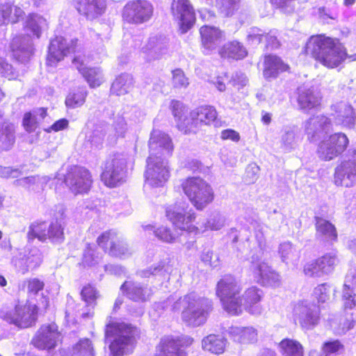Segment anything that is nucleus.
I'll return each instance as SVG.
<instances>
[{"label":"nucleus","mask_w":356,"mask_h":356,"mask_svg":"<svg viewBox=\"0 0 356 356\" xmlns=\"http://www.w3.org/2000/svg\"><path fill=\"white\" fill-rule=\"evenodd\" d=\"M181 187L184 194L197 210L204 209L213 200L214 194L211 186L199 177L184 179Z\"/></svg>","instance_id":"nucleus-5"},{"label":"nucleus","mask_w":356,"mask_h":356,"mask_svg":"<svg viewBox=\"0 0 356 356\" xmlns=\"http://www.w3.org/2000/svg\"><path fill=\"white\" fill-rule=\"evenodd\" d=\"M47 223L44 220H36L30 224L26 237L29 241H33L35 238L42 242L47 241L46 232Z\"/></svg>","instance_id":"nucleus-36"},{"label":"nucleus","mask_w":356,"mask_h":356,"mask_svg":"<svg viewBox=\"0 0 356 356\" xmlns=\"http://www.w3.org/2000/svg\"><path fill=\"white\" fill-rule=\"evenodd\" d=\"M227 344V339L220 334H211L202 339V350L216 355L225 353Z\"/></svg>","instance_id":"nucleus-30"},{"label":"nucleus","mask_w":356,"mask_h":356,"mask_svg":"<svg viewBox=\"0 0 356 356\" xmlns=\"http://www.w3.org/2000/svg\"><path fill=\"white\" fill-rule=\"evenodd\" d=\"M334 183L337 186L351 187L356 184V152L346 156L336 168Z\"/></svg>","instance_id":"nucleus-14"},{"label":"nucleus","mask_w":356,"mask_h":356,"mask_svg":"<svg viewBox=\"0 0 356 356\" xmlns=\"http://www.w3.org/2000/svg\"><path fill=\"white\" fill-rule=\"evenodd\" d=\"M356 322V314L355 317L352 316L351 318H346L340 320L339 323L333 320L330 322V326L334 330V333L339 335L346 334L348 330L354 327Z\"/></svg>","instance_id":"nucleus-44"},{"label":"nucleus","mask_w":356,"mask_h":356,"mask_svg":"<svg viewBox=\"0 0 356 356\" xmlns=\"http://www.w3.org/2000/svg\"><path fill=\"white\" fill-rule=\"evenodd\" d=\"M317 15L320 19L323 21L327 22V19H335L337 18L336 15H332L330 10H327L325 7H321L318 8Z\"/></svg>","instance_id":"nucleus-64"},{"label":"nucleus","mask_w":356,"mask_h":356,"mask_svg":"<svg viewBox=\"0 0 356 356\" xmlns=\"http://www.w3.org/2000/svg\"><path fill=\"white\" fill-rule=\"evenodd\" d=\"M24 12L17 6L5 3L0 4V26L16 24L23 19Z\"/></svg>","instance_id":"nucleus-31"},{"label":"nucleus","mask_w":356,"mask_h":356,"mask_svg":"<svg viewBox=\"0 0 356 356\" xmlns=\"http://www.w3.org/2000/svg\"><path fill=\"white\" fill-rule=\"evenodd\" d=\"M225 216L219 211H213L207 222L202 223V226L200 225L199 229L204 228V229L219 230L225 226Z\"/></svg>","instance_id":"nucleus-39"},{"label":"nucleus","mask_w":356,"mask_h":356,"mask_svg":"<svg viewBox=\"0 0 356 356\" xmlns=\"http://www.w3.org/2000/svg\"><path fill=\"white\" fill-rule=\"evenodd\" d=\"M132 83V76L128 74H122L118 76L113 81L111 91L116 95H124L129 91Z\"/></svg>","instance_id":"nucleus-38"},{"label":"nucleus","mask_w":356,"mask_h":356,"mask_svg":"<svg viewBox=\"0 0 356 356\" xmlns=\"http://www.w3.org/2000/svg\"><path fill=\"white\" fill-rule=\"evenodd\" d=\"M264 296L263 291L255 286L248 288L240 297L242 303V310L245 309L249 313L258 315L262 312V308L259 304Z\"/></svg>","instance_id":"nucleus-25"},{"label":"nucleus","mask_w":356,"mask_h":356,"mask_svg":"<svg viewBox=\"0 0 356 356\" xmlns=\"http://www.w3.org/2000/svg\"><path fill=\"white\" fill-rule=\"evenodd\" d=\"M228 334L234 342L241 345L252 344L258 339V332L252 326H232L228 330Z\"/></svg>","instance_id":"nucleus-28"},{"label":"nucleus","mask_w":356,"mask_h":356,"mask_svg":"<svg viewBox=\"0 0 356 356\" xmlns=\"http://www.w3.org/2000/svg\"><path fill=\"white\" fill-rule=\"evenodd\" d=\"M220 137L222 140H231L234 142H238L240 140L239 134L233 129L222 131Z\"/></svg>","instance_id":"nucleus-63"},{"label":"nucleus","mask_w":356,"mask_h":356,"mask_svg":"<svg viewBox=\"0 0 356 356\" xmlns=\"http://www.w3.org/2000/svg\"><path fill=\"white\" fill-rule=\"evenodd\" d=\"M303 272L307 277H320L324 275L318 259L307 262L304 266Z\"/></svg>","instance_id":"nucleus-48"},{"label":"nucleus","mask_w":356,"mask_h":356,"mask_svg":"<svg viewBox=\"0 0 356 356\" xmlns=\"http://www.w3.org/2000/svg\"><path fill=\"white\" fill-rule=\"evenodd\" d=\"M331 141L338 142V145L332 147L328 138L321 141L318 145L317 154L324 161H330L341 154L347 147L349 140L345 134L335 133L331 135Z\"/></svg>","instance_id":"nucleus-17"},{"label":"nucleus","mask_w":356,"mask_h":356,"mask_svg":"<svg viewBox=\"0 0 356 356\" xmlns=\"http://www.w3.org/2000/svg\"><path fill=\"white\" fill-rule=\"evenodd\" d=\"M318 259L324 275L331 273L339 263L338 257L334 252L326 253Z\"/></svg>","instance_id":"nucleus-43"},{"label":"nucleus","mask_w":356,"mask_h":356,"mask_svg":"<svg viewBox=\"0 0 356 356\" xmlns=\"http://www.w3.org/2000/svg\"><path fill=\"white\" fill-rule=\"evenodd\" d=\"M168 39L165 36L151 37L143 47V51L149 60L161 58L168 53Z\"/></svg>","instance_id":"nucleus-26"},{"label":"nucleus","mask_w":356,"mask_h":356,"mask_svg":"<svg viewBox=\"0 0 356 356\" xmlns=\"http://www.w3.org/2000/svg\"><path fill=\"white\" fill-rule=\"evenodd\" d=\"M305 132L311 142H315L321 136L326 134L332 127L329 118L324 115H317L309 118L305 122Z\"/></svg>","instance_id":"nucleus-21"},{"label":"nucleus","mask_w":356,"mask_h":356,"mask_svg":"<svg viewBox=\"0 0 356 356\" xmlns=\"http://www.w3.org/2000/svg\"><path fill=\"white\" fill-rule=\"evenodd\" d=\"M239 1L240 0H218L217 5L222 14L229 16L238 9Z\"/></svg>","instance_id":"nucleus-47"},{"label":"nucleus","mask_w":356,"mask_h":356,"mask_svg":"<svg viewBox=\"0 0 356 356\" xmlns=\"http://www.w3.org/2000/svg\"><path fill=\"white\" fill-rule=\"evenodd\" d=\"M288 65L277 56L268 55L265 57L264 76L266 79H275L282 72L286 71Z\"/></svg>","instance_id":"nucleus-33"},{"label":"nucleus","mask_w":356,"mask_h":356,"mask_svg":"<svg viewBox=\"0 0 356 356\" xmlns=\"http://www.w3.org/2000/svg\"><path fill=\"white\" fill-rule=\"evenodd\" d=\"M202 45L205 54L216 49L220 42L225 39V33L219 28L204 25L200 29Z\"/></svg>","instance_id":"nucleus-24"},{"label":"nucleus","mask_w":356,"mask_h":356,"mask_svg":"<svg viewBox=\"0 0 356 356\" xmlns=\"http://www.w3.org/2000/svg\"><path fill=\"white\" fill-rule=\"evenodd\" d=\"M216 118L217 112L213 106H200L192 111L183 123H179L178 129L185 134L195 132L197 129L211 124Z\"/></svg>","instance_id":"nucleus-12"},{"label":"nucleus","mask_w":356,"mask_h":356,"mask_svg":"<svg viewBox=\"0 0 356 356\" xmlns=\"http://www.w3.org/2000/svg\"><path fill=\"white\" fill-rule=\"evenodd\" d=\"M159 240L168 243H173L177 241L179 234L175 230H172L166 226H160L153 230Z\"/></svg>","instance_id":"nucleus-42"},{"label":"nucleus","mask_w":356,"mask_h":356,"mask_svg":"<svg viewBox=\"0 0 356 356\" xmlns=\"http://www.w3.org/2000/svg\"><path fill=\"white\" fill-rule=\"evenodd\" d=\"M106 9V0H92L90 1V13L92 10L94 15L97 17L102 15Z\"/></svg>","instance_id":"nucleus-61"},{"label":"nucleus","mask_w":356,"mask_h":356,"mask_svg":"<svg viewBox=\"0 0 356 356\" xmlns=\"http://www.w3.org/2000/svg\"><path fill=\"white\" fill-rule=\"evenodd\" d=\"M330 286L322 284L314 289V296L319 302H325L329 299Z\"/></svg>","instance_id":"nucleus-55"},{"label":"nucleus","mask_w":356,"mask_h":356,"mask_svg":"<svg viewBox=\"0 0 356 356\" xmlns=\"http://www.w3.org/2000/svg\"><path fill=\"white\" fill-rule=\"evenodd\" d=\"M152 13L153 8L150 3L138 0L130 1L125 5L122 17L129 23L141 24L147 22Z\"/></svg>","instance_id":"nucleus-16"},{"label":"nucleus","mask_w":356,"mask_h":356,"mask_svg":"<svg viewBox=\"0 0 356 356\" xmlns=\"http://www.w3.org/2000/svg\"><path fill=\"white\" fill-rule=\"evenodd\" d=\"M149 156L165 157L172 154L173 145L170 137L160 130L154 129L149 140Z\"/></svg>","instance_id":"nucleus-20"},{"label":"nucleus","mask_w":356,"mask_h":356,"mask_svg":"<svg viewBox=\"0 0 356 356\" xmlns=\"http://www.w3.org/2000/svg\"><path fill=\"white\" fill-rule=\"evenodd\" d=\"M170 177L167 162L162 158L149 156L145 172V185L152 188L163 187Z\"/></svg>","instance_id":"nucleus-13"},{"label":"nucleus","mask_w":356,"mask_h":356,"mask_svg":"<svg viewBox=\"0 0 356 356\" xmlns=\"http://www.w3.org/2000/svg\"><path fill=\"white\" fill-rule=\"evenodd\" d=\"M322 350L326 356L337 354L343 350V345L339 340H334L324 343Z\"/></svg>","instance_id":"nucleus-53"},{"label":"nucleus","mask_w":356,"mask_h":356,"mask_svg":"<svg viewBox=\"0 0 356 356\" xmlns=\"http://www.w3.org/2000/svg\"><path fill=\"white\" fill-rule=\"evenodd\" d=\"M46 235L47 241L50 240L51 241H55L59 239H63L64 235L63 229L57 220L52 222L49 225H47Z\"/></svg>","instance_id":"nucleus-46"},{"label":"nucleus","mask_w":356,"mask_h":356,"mask_svg":"<svg viewBox=\"0 0 356 356\" xmlns=\"http://www.w3.org/2000/svg\"><path fill=\"white\" fill-rule=\"evenodd\" d=\"M279 253L282 261L286 264L296 265L300 259L299 251L289 242H284L280 244Z\"/></svg>","instance_id":"nucleus-37"},{"label":"nucleus","mask_w":356,"mask_h":356,"mask_svg":"<svg viewBox=\"0 0 356 356\" xmlns=\"http://www.w3.org/2000/svg\"><path fill=\"white\" fill-rule=\"evenodd\" d=\"M25 285L27 289V293L30 296H36L40 291L44 289V282L43 280L38 278H30L25 281Z\"/></svg>","instance_id":"nucleus-49"},{"label":"nucleus","mask_w":356,"mask_h":356,"mask_svg":"<svg viewBox=\"0 0 356 356\" xmlns=\"http://www.w3.org/2000/svg\"><path fill=\"white\" fill-rule=\"evenodd\" d=\"M127 162V156L122 153L115 154L106 161L101 174V179L106 186L114 188L125 182Z\"/></svg>","instance_id":"nucleus-7"},{"label":"nucleus","mask_w":356,"mask_h":356,"mask_svg":"<svg viewBox=\"0 0 356 356\" xmlns=\"http://www.w3.org/2000/svg\"><path fill=\"white\" fill-rule=\"evenodd\" d=\"M316 235L323 241H333L337 239V234L334 226L325 219L316 218Z\"/></svg>","instance_id":"nucleus-35"},{"label":"nucleus","mask_w":356,"mask_h":356,"mask_svg":"<svg viewBox=\"0 0 356 356\" xmlns=\"http://www.w3.org/2000/svg\"><path fill=\"white\" fill-rule=\"evenodd\" d=\"M305 51L329 69L339 67L347 58L356 60V54L348 56L346 49L339 39L325 34L311 36L305 44Z\"/></svg>","instance_id":"nucleus-2"},{"label":"nucleus","mask_w":356,"mask_h":356,"mask_svg":"<svg viewBox=\"0 0 356 356\" xmlns=\"http://www.w3.org/2000/svg\"><path fill=\"white\" fill-rule=\"evenodd\" d=\"M104 81V76L102 70L95 67L90 68V88L99 86Z\"/></svg>","instance_id":"nucleus-56"},{"label":"nucleus","mask_w":356,"mask_h":356,"mask_svg":"<svg viewBox=\"0 0 356 356\" xmlns=\"http://www.w3.org/2000/svg\"><path fill=\"white\" fill-rule=\"evenodd\" d=\"M83 172L81 170L68 172L65 177V184L70 188L74 194L83 193L87 192L85 177L86 171Z\"/></svg>","instance_id":"nucleus-34"},{"label":"nucleus","mask_w":356,"mask_h":356,"mask_svg":"<svg viewBox=\"0 0 356 356\" xmlns=\"http://www.w3.org/2000/svg\"><path fill=\"white\" fill-rule=\"evenodd\" d=\"M164 263H161L154 268H150L149 270H144L142 272L141 275L143 277H148L150 275H161L164 271H166Z\"/></svg>","instance_id":"nucleus-62"},{"label":"nucleus","mask_w":356,"mask_h":356,"mask_svg":"<svg viewBox=\"0 0 356 356\" xmlns=\"http://www.w3.org/2000/svg\"><path fill=\"white\" fill-rule=\"evenodd\" d=\"M280 351L283 356H295L303 354L302 346L297 341L284 339L279 343Z\"/></svg>","instance_id":"nucleus-40"},{"label":"nucleus","mask_w":356,"mask_h":356,"mask_svg":"<svg viewBox=\"0 0 356 356\" xmlns=\"http://www.w3.org/2000/svg\"><path fill=\"white\" fill-rule=\"evenodd\" d=\"M250 271L254 280L263 286L277 288L282 285L279 273L274 270L266 262L267 253L259 251L252 256Z\"/></svg>","instance_id":"nucleus-6"},{"label":"nucleus","mask_w":356,"mask_h":356,"mask_svg":"<svg viewBox=\"0 0 356 356\" xmlns=\"http://www.w3.org/2000/svg\"><path fill=\"white\" fill-rule=\"evenodd\" d=\"M193 343V339L188 336L164 337L157 347V356H187L186 352L181 348H187Z\"/></svg>","instance_id":"nucleus-15"},{"label":"nucleus","mask_w":356,"mask_h":356,"mask_svg":"<svg viewBox=\"0 0 356 356\" xmlns=\"http://www.w3.org/2000/svg\"><path fill=\"white\" fill-rule=\"evenodd\" d=\"M321 95L317 88L302 86L298 89V104L301 109L317 108L321 104Z\"/></svg>","instance_id":"nucleus-27"},{"label":"nucleus","mask_w":356,"mask_h":356,"mask_svg":"<svg viewBox=\"0 0 356 356\" xmlns=\"http://www.w3.org/2000/svg\"><path fill=\"white\" fill-rule=\"evenodd\" d=\"M99 246L104 251L115 257L125 256L128 253L127 245L121 240L115 232H106L97 238Z\"/></svg>","instance_id":"nucleus-22"},{"label":"nucleus","mask_w":356,"mask_h":356,"mask_svg":"<svg viewBox=\"0 0 356 356\" xmlns=\"http://www.w3.org/2000/svg\"><path fill=\"white\" fill-rule=\"evenodd\" d=\"M77 44V40L71 41L70 44H67L65 38L56 36L53 38L49 44L47 56V65L54 66L62 60L68 54L74 52Z\"/></svg>","instance_id":"nucleus-18"},{"label":"nucleus","mask_w":356,"mask_h":356,"mask_svg":"<svg viewBox=\"0 0 356 356\" xmlns=\"http://www.w3.org/2000/svg\"><path fill=\"white\" fill-rule=\"evenodd\" d=\"M242 290L240 282L231 275H225L218 282L216 295L225 311L231 315L242 313V303L238 295Z\"/></svg>","instance_id":"nucleus-4"},{"label":"nucleus","mask_w":356,"mask_h":356,"mask_svg":"<svg viewBox=\"0 0 356 356\" xmlns=\"http://www.w3.org/2000/svg\"><path fill=\"white\" fill-rule=\"evenodd\" d=\"M265 35L258 28H251L248 32V39L252 44H258L264 39Z\"/></svg>","instance_id":"nucleus-57"},{"label":"nucleus","mask_w":356,"mask_h":356,"mask_svg":"<svg viewBox=\"0 0 356 356\" xmlns=\"http://www.w3.org/2000/svg\"><path fill=\"white\" fill-rule=\"evenodd\" d=\"M85 102V99L80 94H72L67 97L65 104L67 107L74 108L80 106Z\"/></svg>","instance_id":"nucleus-58"},{"label":"nucleus","mask_w":356,"mask_h":356,"mask_svg":"<svg viewBox=\"0 0 356 356\" xmlns=\"http://www.w3.org/2000/svg\"><path fill=\"white\" fill-rule=\"evenodd\" d=\"M22 126L28 132L34 131L38 127V122L36 117L31 112H26L22 119Z\"/></svg>","instance_id":"nucleus-51"},{"label":"nucleus","mask_w":356,"mask_h":356,"mask_svg":"<svg viewBox=\"0 0 356 356\" xmlns=\"http://www.w3.org/2000/svg\"><path fill=\"white\" fill-rule=\"evenodd\" d=\"M334 123L344 127L352 128L355 122V113L353 106L346 102H340L332 106Z\"/></svg>","instance_id":"nucleus-23"},{"label":"nucleus","mask_w":356,"mask_h":356,"mask_svg":"<svg viewBox=\"0 0 356 356\" xmlns=\"http://www.w3.org/2000/svg\"><path fill=\"white\" fill-rule=\"evenodd\" d=\"M341 299L345 310L353 309L356 306V287L344 282Z\"/></svg>","instance_id":"nucleus-41"},{"label":"nucleus","mask_w":356,"mask_h":356,"mask_svg":"<svg viewBox=\"0 0 356 356\" xmlns=\"http://www.w3.org/2000/svg\"><path fill=\"white\" fill-rule=\"evenodd\" d=\"M113 127L118 138H123L128 130L127 122L124 118L117 115L115 117Z\"/></svg>","instance_id":"nucleus-52"},{"label":"nucleus","mask_w":356,"mask_h":356,"mask_svg":"<svg viewBox=\"0 0 356 356\" xmlns=\"http://www.w3.org/2000/svg\"><path fill=\"white\" fill-rule=\"evenodd\" d=\"M0 75L8 80H15L17 78L16 72L11 64L0 58Z\"/></svg>","instance_id":"nucleus-54"},{"label":"nucleus","mask_w":356,"mask_h":356,"mask_svg":"<svg viewBox=\"0 0 356 356\" xmlns=\"http://www.w3.org/2000/svg\"><path fill=\"white\" fill-rule=\"evenodd\" d=\"M296 0H270L271 3L284 13L291 12L293 10V3Z\"/></svg>","instance_id":"nucleus-60"},{"label":"nucleus","mask_w":356,"mask_h":356,"mask_svg":"<svg viewBox=\"0 0 356 356\" xmlns=\"http://www.w3.org/2000/svg\"><path fill=\"white\" fill-rule=\"evenodd\" d=\"M62 334L55 322L41 325L31 340V345L38 350L50 351L62 343Z\"/></svg>","instance_id":"nucleus-11"},{"label":"nucleus","mask_w":356,"mask_h":356,"mask_svg":"<svg viewBox=\"0 0 356 356\" xmlns=\"http://www.w3.org/2000/svg\"><path fill=\"white\" fill-rule=\"evenodd\" d=\"M40 309L35 304L15 305L13 310L3 316V320L18 329H28L34 327L38 322Z\"/></svg>","instance_id":"nucleus-9"},{"label":"nucleus","mask_w":356,"mask_h":356,"mask_svg":"<svg viewBox=\"0 0 356 356\" xmlns=\"http://www.w3.org/2000/svg\"><path fill=\"white\" fill-rule=\"evenodd\" d=\"M185 202H176L165 209V216L177 229L191 233H197L199 227L194 225L195 213L193 209H188Z\"/></svg>","instance_id":"nucleus-8"},{"label":"nucleus","mask_w":356,"mask_h":356,"mask_svg":"<svg viewBox=\"0 0 356 356\" xmlns=\"http://www.w3.org/2000/svg\"><path fill=\"white\" fill-rule=\"evenodd\" d=\"M172 13L178 21L182 33H186L194 24L195 21V13L189 0H173Z\"/></svg>","instance_id":"nucleus-19"},{"label":"nucleus","mask_w":356,"mask_h":356,"mask_svg":"<svg viewBox=\"0 0 356 356\" xmlns=\"http://www.w3.org/2000/svg\"><path fill=\"white\" fill-rule=\"evenodd\" d=\"M69 122L65 118H61L56 120L53 124L50 127L46 128L44 131L47 133L58 132L62 130H64L68 127Z\"/></svg>","instance_id":"nucleus-59"},{"label":"nucleus","mask_w":356,"mask_h":356,"mask_svg":"<svg viewBox=\"0 0 356 356\" xmlns=\"http://www.w3.org/2000/svg\"><path fill=\"white\" fill-rule=\"evenodd\" d=\"M296 141L295 130L291 127H286L281 138L282 147L286 150H291L296 145Z\"/></svg>","instance_id":"nucleus-45"},{"label":"nucleus","mask_w":356,"mask_h":356,"mask_svg":"<svg viewBox=\"0 0 356 356\" xmlns=\"http://www.w3.org/2000/svg\"><path fill=\"white\" fill-rule=\"evenodd\" d=\"M121 290L126 293L127 297L136 302H145L149 299L151 291L147 287H143L140 284L127 281L121 286Z\"/></svg>","instance_id":"nucleus-29"},{"label":"nucleus","mask_w":356,"mask_h":356,"mask_svg":"<svg viewBox=\"0 0 356 356\" xmlns=\"http://www.w3.org/2000/svg\"><path fill=\"white\" fill-rule=\"evenodd\" d=\"M139 332L136 327L124 322H112L107 325L106 335L113 337L109 346L112 356H122L133 352Z\"/></svg>","instance_id":"nucleus-3"},{"label":"nucleus","mask_w":356,"mask_h":356,"mask_svg":"<svg viewBox=\"0 0 356 356\" xmlns=\"http://www.w3.org/2000/svg\"><path fill=\"white\" fill-rule=\"evenodd\" d=\"M219 54L223 58L241 60L247 56L248 51L240 42L232 40L225 43L220 48Z\"/></svg>","instance_id":"nucleus-32"},{"label":"nucleus","mask_w":356,"mask_h":356,"mask_svg":"<svg viewBox=\"0 0 356 356\" xmlns=\"http://www.w3.org/2000/svg\"><path fill=\"white\" fill-rule=\"evenodd\" d=\"M292 318L302 330L314 329L320 321V309L314 302L302 300L293 304Z\"/></svg>","instance_id":"nucleus-10"},{"label":"nucleus","mask_w":356,"mask_h":356,"mask_svg":"<svg viewBox=\"0 0 356 356\" xmlns=\"http://www.w3.org/2000/svg\"><path fill=\"white\" fill-rule=\"evenodd\" d=\"M172 84L175 88H185L189 85L188 79L181 70L176 69L172 72Z\"/></svg>","instance_id":"nucleus-50"},{"label":"nucleus","mask_w":356,"mask_h":356,"mask_svg":"<svg viewBox=\"0 0 356 356\" xmlns=\"http://www.w3.org/2000/svg\"><path fill=\"white\" fill-rule=\"evenodd\" d=\"M156 307L172 312H179L183 308L181 314L183 322L188 326L197 327L207 322L213 309V302L211 300L192 292L178 300L170 297L165 302L156 304Z\"/></svg>","instance_id":"nucleus-1"}]
</instances>
